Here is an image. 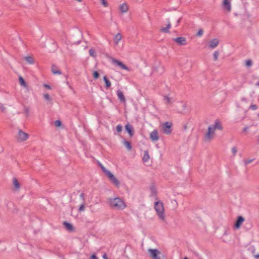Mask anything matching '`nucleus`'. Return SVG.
Wrapping results in <instances>:
<instances>
[{
	"label": "nucleus",
	"mask_w": 259,
	"mask_h": 259,
	"mask_svg": "<svg viewBox=\"0 0 259 259\" xmlns=\"http://www.w3.org/2000/svg\"><path fill=\"white\" fill-rule=\"evenodd\" d=\"M164 100H165L166 101V103L167 104L170 103V98H169V97L168 96H164Z\"/></svg>",
	"instance_id": "nucleus-42"
},
{
	"label": "nucleus",
	"mask_w": 259,
	"mask_h": 259,
	"mask_svg": "<svg viewBox=\"0 0 259 259\" xmlns=\"http://www.w3.org/2000/svg\"><path fill=\"white\" fill-rule=\"evenodd\" d=\"M181 20H182V18L180 17V18H179L177 20V26L180 24V23L181 22Z\"/></svg>",
	"instance_id": "nucleus-50"
},
{
	"label": "nucleus",
	"mask_w": 259,
	"mask_h": 259,
	"mask_svg": "<svg viewBox=\"0 0 259 259\" xmlns=\"http://www.w3.org/2000/svg\"><path fill=\"white\" fill-rule=\"evenodd\" d=\"M122 38L121 34L120 33H118L114 37V41L115 44H117L118 42L121 40Z\"/></svg>",
	"instance_id": "nucleus-26"
},
{
	"label": "nucleus",
	"mask_w": 259,
	"mask_h": 259,
	"mask_svg": "<svg viewBox=\"0 0 259 259\" xmlns=\"http://www.w3.org/2000/svg\"><path fill=\"white\" fill-rule=\"evenodd\" d=\"M258 142L259 143V139H258Z\"/></svg>",
	"instance_id": "nucleus-64"
},
{
	"label": "nucleus",
	"mask_w": 259,
	"mask_h": 259,
	"mask_svg": "<svg viewBox=\"0 0 259 259\" xmlns=\"http://www.w3.org/2000/svg\"><path fill=\"white\" fill-rule=\"evenodd\" d=\"M232 152L233 153V155H235L236 154L237 150L235 147H233L232 148Z\"/></svg>",
	"instance_id": "nucleus-44"
},
{
	"label": "nucleus",
	"mask_w": 259,
	"mask_h": 259,
	"mask_svg": "<svg viewBox=\"0 0 259 259\" xmlns=\"http://www.w3.org/2000/svg\"><path fill=\"white\" fill-rule=\"evenodd\" d=\"M80 197L82 199L83 202L85 201V200H84V194L83 193H81L80 194Z\"/></svg>",
	"instance_id": "nucleus-49"
},
{
	"label": "nucleus",
	"mask_w": 259,
	"mask_h": 259,
	"mask_svg": "<svg viewBox=\"0 0 259 259\" xmlns=\"http://www.w3.org/2000/svg\"><path fill=\"white\" fill-rule=\"evenodd\" d=\"M109 58L111 60L112 62L114 64L116 65L117 66L120 67L122 69L126 70H129L128 67L126 65H125L124 63H123V62H122L121 61H120L118 60H117V59H116L113 57H110Z\"/></svg>",
	"instance_id": "nucleus-6"
},
{
	"label": "nucleus",
	"mask_w": 259,
	"mask_h": 259,
	"mask_svg": "<svg viewBox=\"0 0 259 259\" xmlns=\"http://www.w3.org/2000/svg\"><path fill=\"white\" fill-rule=\"evenodd\" d=\"M250 15H249V14H246V17H247V18L248 19L250 18Z\"/></svg>",
	"instance_id": "nucleus-57"
},
{
	"label": "nucleus",
	"mask_w": 259,
	"mask_h": 259,
	"mask_svg": "<svg viewBox=\"0 0 259 259\" xmlns=\"http://www.w3.org/2000/svg\"><path fill=\"white\" fill-rule=\"evenodd\" d=\"M81 42V40L80 39H79L77 41H71L70 40H69V43L71 45H79Z\"/></svg>",
	"instance_id": "nucleus-37"
},
{
	"label": "nucleus",
	"mask_w": 259,
	"mask_h": 259,
	"mask_svg": "<svg viewBox=\"0 0 259 259\" xmlns=\"http://www.w3.org/2000/svg\"><path fill=\"white\" fill-rule=\"evenodd\" d=\"M253 160H254V159L245 160L244 161L245 164L247 165V164L251 163Z\"/></svg>",
	"instance_id": "nucleus-47"
},
{
	"label": "nucleus",
	"mask_w": 259,
	"mask_h": 259,
	"mask_svg": "<svg viewBox=\"0 0 259 259\" xmlns=\"http://www.w3.org/2000/svg\"><path fill=\"white\" fill-rule=\"evenodd\" d=\"M44 99L48 101H51V98L49 94H45L44 95Z\"/></svg>",
	"instance_id": "nucleus-39"
},
{
	"label": "nucleus",
	"mask_w": 259,
	"mask_h": 259,
	"mask_svg": "<svg viewBox=\"0 0 259 259\" xmlns=\"http://www.w3.org/2000/svg\"><path fill=\"white\" fill-rule=\"evenodd\" d=\"M150 140L152 142H156L159 139V137L158 136V131L157 130H154L150 134Z\"/></svg>",
	"instance_id": "nucleus-12"
},
{
	"label": "nucleus",
	"mask_w": 259,
	"mask_h": 259,
	"mask_svg": "<svg viewBox=\"0 0 259 259\" xmlns=\"http://www.w3.org/2000/svg\"><path fill=\"white\" fill-rule=\"evenodd\" d=\"M223 8L227 12H230L231 10V2L230 0H223L222 3Z\"/></svg>",
	"instance_id": "nucleus-13"
},
{
	"label": "nucleus",
	"mask_w": 259,
	"mask_h": 259,
	"mask_svg": "<svg viewBox=\"0 0 259 259\" xmlns=\"http://www.w3.org/2000/svg\"><path fill=\"white\" fill-rule=\"evenodd\" d=\"M13 185L14 186L15 190H19L20 188V184L16 178L13 179Z\"/></svg>",
	"instance_id": "nucleus-20"
},
{
	"label": "nucleus",
	"mask_w": 259,
	"mask_h": 259,
	"mask_svg": "<svg viewBox=\"0 0 259 259\" xmlns=\"http://www.w3.org/2000/svg\"><path fill=\"white\" fill-rule=\"evenodd\" d=\"M166 21L167 22V24L166 25V26L165 27H162L160 29V32L168 33H169V29L171 27V24L169 18L167 19Z\"/></svg>",
	"instance_id": "nucleus-17"
},
{
	"label": "nucleus",
	"mask_w": 259,
	"mask_h": 259,
	"mask_svg": "<svg viewBox=\"0 0 259 259\" xmlns=\"http://www.w3.org/2000/svg\"><path fill=\"white\" fill-rule=\"evenodd\" d=\"M164 72V67L160 65L157 66H154L152 67V73L162 74Z\"/></svg>",
	"instance_id": "nucleus-10"
},
{
	"label": "nucleus",
	"mask_w": 259,
	"mask_h": 259,
	"mask_svg": "<svg viewBox=\"0 0 259 259\" xmlns=\"http://www.w3.org/2000/svg\"><path fill=\"white\" fill-rule=\"evenodd\" d=\"M219 44V40L218 38H213L209 41V47L211 49L216 48Z\"/></svg>",
	"instance_id": "nucleus-18"
},
{
	"label": "nucleus",
	"mask_w": 259,
	"mask_h": 259,
	"mask_svg": "<svg viewBox=\"0 0 259 259\" xmlns=\"http://www.w3.org/2000/svg\"><path fill=\"white\" fill-rule=\"evenodd\" d=\"M183 107L184 108V109H185L186 108V105L185 104H184L183 105Z\"/></svg>",
	"instance_id": "nucleus-59"
},
{
	"label": "nucleus",
	"mask_w": 259,
	"mask_h": 259,
	"mask_svg": "<svg viewBox=\"0 0 259 259\" xmlns=\"http://www.w3.org/2000/svg\"><path fill=\"white\" fill-rule=\"evenodd\" d=\"M254 257L255 259H259V253L254 255Z\"/></svg>",
	"instance_id": "nucleus-52"
},
{
	"label": "nucleus",
	"mask_w": 259,
	"mask_h": 259,
	"mask_svg": "<svg viewBox=\"0 0 259 259\" xmlns=\"http://www.w3.org/2000/svg\"><path fill=\"white\" fill-rule=\"evenodd\" d=\"M101 3H102V5L104 7H108V4L106 0H101Z\"/></svg>",
	"instance_id": "nucleus-41"
},
{
	"label": "nucleus",
	"mask_w": 259,
	"mask_h": 259,
	"mask_svg": "<svg viewBox=\"0 0 259 259\" xmlns=\"http://www.w3.org/2000/svg\"><path fill=\"white\" fill-rule=\"evenodd\" d=\"M116 94L118 100L121 103H125L126 99L122 91L120 90H118L116 92Z\"/></svg>",
	"instance_id": "nucleus-15"
},
{
	"label": "nucleus",
	"mask_w": 259,
	"mask_h": 259,
	"mask_svg": "<svg viewBox=\"0 0 259 259\" xmlns=\"http://www.w3.org/2000/svg\"><path fill=\"white\" fill-rule=\"evenodd\" d=\"M249 109H252L253 110H255L257 109V106L256 105H255V104H251L250 106Z\"/></svg>",
	"instance_id": "nucleus-40"
},
{
	"label": "nucleus",
	"mask_w": 259,
	"mask_h": 259,
	"mask_svg": "<svg viewBox=\"0 0 259 259\" xmlns=\"http://www.w3.org/2000/svg\"><path fill=\"white\" fill-rule=\"evenodd\" d=\"M154 208L159 218L161 220H164L165 216L164 215L163 203L160 200L156 201L154 202Z\"/></svg>",
	"instance_id": "nucleus-2"
},
{
	"label": "nucleus",
	"mask_w": 259,
	"mask_h": 259,
	"mask_svg": "<svg viewBox=\"0 0 259 259\" xmlns=\"http://www.w3.org/2000/svg\"><path fill=\"white\" fill-rule=\"evenodd\" d=\"M150 190L151 191V195L152 196H156L157 195V191L154 186L152 185L150 187Z\"/></svg>",
	"instance_id": "nucleus-27"
},
{
	"label": "nucleus",
	"mask_w": 259,
	"mask_h": 259,
	"mask_svg": "<svg viewBox=\"0 0 259 259\" xmlns=\"http://www.w3.org/2000/svg\"><path fill=\"white\" fill-rule=\"evenodd\" d=\"M89 54L91 56L93 57H96L97 56L96 51L93 49H91L89 50Z\"/></svg>",
	"instance_id": "nucleus-31"
},
{
	"label": "nucleus",
	"mask_w": 259,
	"mask_h": 259,
	"mask_svg": "<svg viewBox=\"0 0 259 259\" xmlns=\"http://www.w3.org/2000/svg\"><path fill=\"white\" fill-rule=\"evenodd\" d=\"M19 82L21 86H23L24 87H27L26 82L25 81V80L24 79V78L22 76H20L19 77Z\"/></svg>",
	"instance_id": "nucleus-25"
},
{
	"label": "nucleus",
	"mask_w": 259,
	"mask_h": 259,
	"mask_svg": "<svg viewBox=\"0 0 259 259\" xmlns=\"http://www.w3.org/2000/svg\"><path fill=\"white\" fill-rule=\"evenodd\" d=\"M219 52L218 51H215L213 54V60L214 61H217L218 59L219 56Z\"/></svg>",
	"instance_id": "nucleus-33"
},
{
	"label": "nucleus",
	"mask_w": 259,
	"mask_h": 259,
	"mask_svg": "<svg viewBox=\"0 0 259 259\" xmlns=\"http://www.w3.org/2000/svg\"><path fill=\"white\" fill-rule=\"evenodd\" d=\"M25 112L27 114H28V112H29V109H28V108H25Z\"/></svg>",
	"instance_id": "nucleus-53"
},
{
	"label": "nucleus",
	"mask_w": 259,
	"mask_h": 259,
	"mask_svg": "<svg viewBox=\"0 0 259 259\" xmlns=\"http://www.w3.org/2000/svg\"><path fill=\"white\" fill-rule=\"evenodd\" d=\"M149 159V155L148 153V151L146 150L144 152V155L142 158L143 161L144 162H146Z\"/></svg>",
	"instance_id": "nucleus-24"
},
{
	"label": "nucleus",
	"mask_w": 259,
	"mask_h": 259,
	"mask_svg": "<svg viewBox=\"0 0 259 259\" xmlns=\"http://www.w3.org/2000/svg\"><path fill=\"white\" fill-rule=\"evenodd\" d=\"M172 40L180 46H185L187 45L186 38L185 37L180 36L172 39Z\"/></svg>",
	"instance_id": "nucleus-9"
},
{
	"label": "nucleus",
	"mask_w": 259,
	"mask_h": 259,
	"mask_svg": "<svg viewBox=\"0 0 259 259\" xmlns=\"http://www.w3.org/2000/svg\"><path fill=\"white\" fill-rule=\"evenodd\" d=\"M244 218L241 216L239 215L237 217L233 226V228L234 229L237 230L240 228L242 223L244 222Z\"/></svg>",
	"instance_id": "nucleus-8"
},
{
	"label": "nucleus",
	"mask_w": 259,
	"mask_h": 259,
	"mask_svg": "<svg viewBox=\"0 0 259 259\" xmlns=\"http://www.w3.org/2000/svg\"><path fill=\"white\" fill-rule=\"evenodd\" d=\"M123 144L124 146L126 148V149L130 151L132 149V145L131 142L127 141L125 139H123Z\"/></svg>",
	"instance_id": "nucleus-22"
},
{
	"label": "nucleus",
	"mask_w": 259,
	"mask_h": 259,
	"mask_svg": "<svg viewBox=\"0 0 259 259\" xmlns=\"http://www.w3.org/2000/svg\"><path fill=\"white\" fill-rule=\"evenodd\" d=\"M52 72L54 74H61V71L60 70L58 69L56 66L53 65L51 69Z\"/></svg>",
	"instance_id": "nucleus-23"
},
{
	"label": "nucleus",
	"mask_w": 259,
	"mask_h": 259,
	"mask_svg": "<svg viewBox=\"0 0 259 259\" xmlns=\"http://www.w3.org/2000/svg\"><path fill=\"white\" fill-rule=\"evenodd\" d=\"M98 165L100 167L102 170L106 175L110 171L107 169L100 162H98Z\"/></svg>",
	"instance_id": "nucleus-29"
},
{
	"label": "nucleus",
	"mask_w": 259,
	"mask_h": 259,
	"mask_svg": "<svg viewBox=\"0 0 259 259\" xmlns=\"http://www.w3.org/2000/svg\"><path fill=\"white\" fill-rule=\"evenodd\" d=\"M181 113H185V112H184V111H182L181 112Z\"/></svg>",
	"instance_id": "nucleus-62"
},
{
	"label": "nucleus",
	"mask_w": 259,
	"mask_h": 259,
	"mask_svg": "<svg viewBox=\"0 0 259 259\" xmlns=\"http://www.w3.org/2000/svg\"><path fill=\"white\" fill-rule=\"evenodd\" d=\"M248 128V127H245L243 128V132H246L247 131V129Z\"/></svg>",
	"instance_id": "nucleus-54"
},
{
	"label": "nucleus",
	"mask_w": 259,
	"mask_h": 259,
	"mask_svg": "<svg viewBox=\"0 0 259 259\" xmlns=\"http://www.w3.org/2000/svg\"><path fill=\"white\" fill-rule=\"evenodd\" d=\"M258 116L259 117V113L257 114Z\"/></svg>",
	"instance_id": "nucleus-63"
},
{
	"label": "nucleus",
	"mask_w": 259,
	"mask_h": 259,
	"mask_svg": "<svg viewBox=\"0 0 259 259\" xmlns=\"http://www.w3.org/2000/svg\"><path fill=\"white\" fill-rule=\"evenodd\" d=\"M183 259H189V258L188 257L185 256L184 257Z\"/></svg>",
	"instance_id": "nucleus-60"
},
{
	"label": "nucleus",
	"mask_w": 259,
	"mask_h": 259,
	"mask_svg": "<svg viewBox=\"0 0 259 259\" xmlns=\"http://www.w3.org/2000/svg\"><path fill=\"white\" fill-rule=\"evenodd\" d=\"M172 123L169 121H166L162 124L163 133L166 135H169L172 131Z\"/></svg>",
	"instance_id": "nucleus-3"
},
{
	"label": "nucleus",
	"mask_w": 259,
	"mask_h": 259,
	"mask_svg": "<svg viewBox=\"0 0 259 259\" xmlns=\"http://www.w3.org/2000/svg\"><path fill=\"white\" fill-rule=\"evenodd\" d=\"M252 65V61L250 59H247L245 61V65L247 67H249L251 66Z\"/></svg>",
	"instance_id": "nucleus-34"
},
{
	"label": "nucleus",
	"mask_w": 259,
	"mask_h": 259,
	"mask_svg": "<svg viewBox=\"0 0 259 259\" xmlns=\"http://www.w3.org/2000/svg\"><path fill=\"white\" fill-rule=\"evenodd\" d=\"M255 85H256V86H258V87H259V81H257V82H256V83H255Z\"/></svg>",
	"instance_id": "nucleus-58"
},
{
	"label": "nucleus",
	"mask_w": 259,
	"mask_h": 259,
	"mask_svg": "<svg viewBox=\"0 0 259 259\" xmlns=\"http://www.w3.org/2000/svg\"><path fill=\"white\" fill-rule=\"evenodd\" d=\"M67 84L68 85H69V87L71 89H72V87H71L70 85H69V82H67Z\"/></svg>",
	"instance_id": "nucleus-56"
},
{
	"label": "nucleus",
	"mask_w": 259,
	"mask_h": 259,
	"mask_svg": "<svg viewBox=\"0 0 259 259\" xmlns=\"http://www.w3.org/2000/svg\"><path fill=\"white\" fill-rule=\"evenodd\" d=\"M29 137V134L24 132L22 130H19L17 138L18 141L24 142L28 139Z\"/></svg>",
	"instance_id": "nucleus-5"
},
{
	"label": "nucleus",
	"mask_w": 259,
	"mask_h": 259,
	"mask_svg": "<svg viewBox=\"0 0 259 259\" xmlns=\"http://www.w3.org/2000/svg\"><path fill=\"white\" fill-rule=\"evenodd\" d=\"M214 130H222L223 129V127L221 124V121L219 119H216L214 121V124L211 125H210Z\"/></svg>",
	"instance_id": "nucleus-14"
},
{
	"label": "nucleus",
	"mask_w": 259,
	"mask_h": 259,
	"mask_svg": "<svg viewBox=\"0 0 259 259\" xmlns=\"http://www.w3.org/2000/svg\"><path fill=\"white\" fill-rule=\"evenodd\" d=\"M63 225L66 230L71 232L74 231V228L73 225L68 222L64 221Z\"/></svg>",
	"instance_id": "nucleus-16"
},
{
	"label": "nucleus",
	"mask_w": 259,
	"mask_h": 259,
	"mask_svg": "<svg viewBox=\"0 0 259 259\" xmlns=\"http://www.w3.org/2000/svg\"><path fill=\"white\" fill-rule=\"evenodd\" d=\"M241 101L246 102V101H247V99H246L245 98L243 97V98L241 99Z\"/></svg>",
	"instance_id": "nucleus-55"
},
{
	"label": "nucleus",
	"mask_w": 259,
	"mask_h": 259,
	"mask_svg": "<svg viewBox=\"0 0 259 259\" xmlns=\"http://www.w3.org/2000/svg\"><path fill=\"white\" fill-rule=\"evenodd\" d=\"M102 257H103V259H109L107 256V255L106 253H105L103 254Z\"/></svg>",
	"instance_id": "nucleus-51"
},
{
	"label": "nucleus",
	"mask_w": 259,
	"mask_h": 259,
	"mask_svg": "<svg viewBox=\"0 0 259 259\" xmlns=\"http://www.w3.org/2000/svg\"><path fill=\"white\" fill-rule=\"evenodd\" d=\"M248 250H250L251 252L253 253H254V252H255V250L254 246H250L249 248H248Z\"/></svg>",
	"instance_id": "nucleus-48"
},
{
	"label": "nucleus",
	"mask_w": 259,
	"mask_h": 259,
	"mask_svg": "<svg viewBox=\"0 0 259 259\" xmlns=\"http://www.w3.org/2000/svg\"><path fill=\"white\" fill-rule=\"evenodd\" d=\"M108 203L111 207L118 210H123L126 206L124 200L119 197L109 198Z\"/></svg>",
	"instance_id": "nucleus-1"
},
{
	"label": "nucleus",
	"mask_w": 259,
	"mask_h": 259,
	"mask_svg": "<svg viewBox=\"0 0 259 259\" xmlns=\"http://www.w3.org/2000/svg\"><path fill=\"white\" fill-rule=\"evenodd\" d=\"M25 60L27 62L30 64H33L34 63V60L33 58L31 56H27L25 57Z\"/></svg>",
	"instance_id": "nucleus-28"
},
{
	"label": "nucleus",
	"mask_w": 259,
	"mask_h": 259,
	"mask_svg": "<svg viewBox=\"0 0 259 259\" xmlns=\"http://www.w3.org/2000/svg\"><path fill=\"white\" fill-rule=\"evenodd\" d=\"M214 131L210 126H208L207 131L204 135L205 141H209L212 139L214 135Z\"/></svg>",
	"instance_id": "nucleus-7"
},
{
	"label": "nucleus",
	"mask_w": 259,
	"mask_h": 259,
	"mask_svg": "<svg viewBox=\"0 0 259 259\" xmlns=\"http://www.w3.org/2000/svg\"><path fill=\"white\" fill-rule=\"evenodd\" d=\"M90 259H99L96 254L94 253L90 256Z\"/></svg>",
	"instance_id": "nucleus-46"
},
{
	"label": "nucleus",
	"mask_w": 259,
	"mask_h": 259,
	"mask_svg": "<svg viewBox=\"0 0 259 259\" xmlns=\"http://www.w3.org/2000/svg\"><path fill=\"white\" fill-rule=\"evenodd\" d=\"M62 124V122L60 120H56L54 122L55 125L57 127H60Z\"/></svg>",
	"instance_id": "nucleus-35"
},
{
	"label": "nucleus",
	"mask_w": 259,
	"mask_h": 259,
	"mask_svg": "<svg viewBox=\"0 0 259 259\" xmlns=\"http://www.w3.org/2000/svg\"><path fill=\"white\" fill-rule=\"evenodd\" d=\"M203 30L202 28H200L197 31L196 36L200 37L203 35Z\"/></svg>",
	"instance_id": "nucleus-38"
},
{
	"label": "nucleus",
	"mask_w": 259,
	"mask_h": 259,
	"mask_svg": "<svg viewBox=\"0 0 259 259\" xmlns=\"http://www.w3.org/2000/svg\"><path fill=\"white\" fill-rule=\"evenodd\" d=\"M106 176L113 184L117 188L119 187L120 182L111 171H109Z\"/></svg>",
	"instance_id": "nucleus-4"
},
{
	"label": "nucleus",
	"mask_w": 259,
	"mask_h": 259,
	"mask_svg": "<svg viewBox=\"0 0 259 259\" xmlns=\"http://www.w3.org/2000/svg\"><path fill=\"white\" fill-rule=\"evenodd\" d=\"M116 130L118 133H120L122 130V126L120 124H118L116 127Z\"/></svg>",
	"instance_id": "nucleus-36"
},
{
	"label": "nucleus",
	"mask_w": 259,
	"mask_h": 259,
	"mask_svg": "<svg viewBox=\"0 0 259 259\" xmlns=\"http://www.w3.org/2000/svg\"><path fill=\"white\" fill-rule=\"evenodd\" d=\"M125 131L131 137L134 136L135 133L134 129L133 126L130 123L128 122L125 125Z\"/></svg>",
	"instance_id": "nucleus-11"
},
{
	"label": "nucleus",
	"mask_w": 259,
	"mask_h": 259,
	"mask_svg": "<svg viewBox=\"0 0 259 259\" xmlns=\"http://www.w3.org/2000/svg\"><path fill=\"white\" fill-rule=\"evenodd\" d=\"M93 76L95 79H97L100 77V73L98 71L95 70L93 73Z\"/></svg>",
	"instance_id": "nucleus-30"
},
{
	"label": "nucleus",
	"mask_w": 259,
	"mask_h": 259,
	"mask_svg": "<svg viewBox=\"0 0 259 259\" xmlns=\"http://www.w3.org/2000/svg\"><path fill=\"white\" fill-rule=\"evenodd\" d=\"M103 79L105 82V87L108 89L111 87V83L106 75L103 76Z\"/></svg>",
	"instance_id": "nucleus-21"
},
{
	"label": "nucleus",
	"mask_w": 259,
	"mask_h": 259,
	"mask_svg": "<svg viewBox=\"0 0 259 259\" xmlns=\"http://www.w3.org/2000/svg\"><path fill=\"white\" fill-rule=\"evenodd\" d=\"M43 86H44L45 88H46V89H48V90H51V89H52V88H51V85H49V84L44 83V85H43Z\"/></svg>",
	"instance_id": "nucleus-45"
},
{
	"label": "nucleus",
	"mask_w": 259,
	"mask_h": 259,
	"mask_svg": "<svg viewBox=\"0 0 259 259\" xmlns=\"http://www.w3.org/2000/svg\"><path fill=\"white\" fill-rule=\"evenodd\" d=\"M128 10V7L126 3H123L121 4L119 7V11L122 13L127 12Z\"/></svg>",
	"instance_id": "nucleus-19"
},
{
	"label": "nucleus",
	"mask_w": 259,
	"mask_h": 259,
	"mask_svg": "<svg viewBox=\"0 0 259 259\" xmlns=\"http://www.w3.org/2000/svg\"><path fill=\"white\" fill-rule=\"evenodd\" d=\"M85 209V202H83L79 206L78 208V211L81 212L84 210Z\"/></svg>",
	"instance_id": "nucleus-32"
},
{
	"label": "nucleus",
	"mask_w": 259,
	"mask_h": 259,
	"mask_svg": "<svg viewBox=\"0 0 259 259\" xmlns=\"http://www.w3.org/2000/svg\"><path fill=\"white\" fill-rule=\"evenodd\" d=\"M0 110L3 112H5L6 111V108L2 103H0Z\"/></svg>",
	"instance_id": "nucleus-43"
},
{
	"label": "nucleus",
	"mask_w": 259,
	"mask_h": 259,
	"mask_svg": "<svg viewBox=\"0 0 259 259\" xmlns=\"http://www.w3.org/2000/svg\"><path fill=\"white\" fill-rule=\"evenodd\" d=\"M184 129H185V130H186V129H187V126H186V125H185V126H184Z\"/></svg>",
	"instance_id": "nucleus-61"
}]
</instances>
